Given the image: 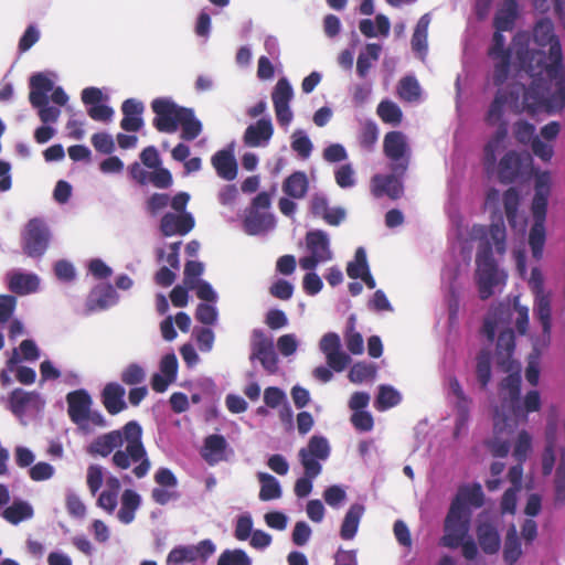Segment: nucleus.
<instances>
[{"label":"nucleus","mask_w":565,"mask_h":565,"mask_svg":"<svg viewBox=\"0 0 565 565\" xmlns=\"http://www.w3.org/2000/svg\"><path fill=\"white\" fill-rule=\"evenodd\" d=\"M472 237L477 241L476 279L479 296L482 300L492 297L497 289L507 281V274L499 268L494 253L503 256L507 253V227L502 214L492 220L490 225L476 224Z\"/></svg>","instance_id":"nucleus-1"},{"label":"nucleus","mask_w":565,"mask_h":565,"mask_svg":"<svg viewBox=\"0 0 565 565\" xmlns=\"http://www.w3.org/2000/svg\"><path fill=\"white\" fill-rule=\"evenodd\" d=\"M499 405L493 411V427L497 434H512L520 425L529 422L533 413L542 409L541 393L529 390L522 395L520 372L508 374L499 384Z\"/></svg>","instance_id":"nucleus-2"},{"label":"nucleus","mask_w":565,"mask_h":565,"mask_svg":"<svg viewBox=\"0 0 565 565\" xmlns=\"http://www.w3.org/2000/svg\"><path fill=\"white\" fill-rule=\"evenodd\" d=\"M554 63L542 67L530 65L532 81L523 95V107L532 116L544 110L556 114L565 109V64L561 62L558 51L552 53Z\"/></svg>","instance_id":"nucleus-3"},{"label":"nucleus","mask_w":565,"mask_h":565,"mask_svg":"<svg viewBox=\"0 0 565 565\" xmlns=\"http://www.w3.org/2000/svg\"><path fill=\"white\" fill-rule=\"evenodd\" d=\"M122 447L111 456V465L119 470H128L132 465V473L145 478L151 468V461L142 441V427L137 420H130L122 426Z\"/></svg>","instance_id":"nucleus-4"},{"label":"nucleus","mask_w":565,"mask_h":565,"mask_svg":"<svg viewBox=\"0 0 565 565\" xmlns=\"http://www.w3.org/2000/svg\"><path fill=\"white\" fill-rule=\"evenodd\" d=\"M551 195V174L547 171L536 175L534 182V195L531 203L533 223L529 231L527 243L535 260H541L546 243V216L548 198Z\"/></svg>","instance_id":"nucleus-5"},{"label":"nucleus","mask_w":565,"mask_h":565,"mask_svg":"<svg viewBox=\"0 0 565 565\" xmlns=\"http://www.w3.org/2000/svg\"><path fill=\"white\" fill-rule=\"evenodd\" d=\"M331 454L329 440L322 435H313L306 447L298 451V460L303 468V476L295 482L294 491L297 498H307L312 489L315 479L322 472V463Z\"/></svg>","instance_id":"nucleus-6"},{"label":"nucleus","mask_w":565,"mask_h":565,"mask_svg":"<svg viewBox=\"0 0 565 565\" xmlns=\"http://www.w3.org/2000/svg\"><path fill=\"white\" fill-rule=\"evenodd\" d=\"M249 361L258 362L268 375L279 372V355L275 348V341L266 330L255 328L249 335Z\"/></svg>","instance_id":"nucleus-7"},{"label":"nucleus","mask_w":565,"mask_h":565,"mask_svg":"<svg viewBox=\"0 0 565 565\" xmlns=\"http://www.w3.org/2000/svg\"><path fill=\"white\" fill-rule=\"evenodd\" d=\"M471 509L462 508L459 502H451L444 522V535L440 545L457 548L469 536Z\"/></svg>","instance_id":"nucleus-8"},{"label":"nucleus","mask_w":565,"mask_h":565,"mask_svg":"<svg viewBox=\"0 0 565 565\" xmlns=\"http://www.w3.org/2000/svg\"><path fill=\"white\" fill-rule=\"evenodd\" d=\"M53 88L54 82L44 73H34L30 77L29 100L40 119L53 120L57 114H61L58 107L50 105V93Z\"/></svg>","instance_id":"nucleus-9"},{"label":"nucleus","mask_w":565,"mask_h":565,"mask_svg":"<svg viewBox=\"0 0 565 565\" xmlns=\"http://www.w3.org/2000/svg\"><path fill=\"white\" fill-rule=\"evenodd\" d=\"M215 552L216 545L211 539L202 540L198 544H180L169 552L166 563L167 565L205 564Z\"/></svg>","instance_id":"nucleus-10"},{"label":"nucleus","mask_w":565,"mask_h":565,"mask_svg":"<svg viewBox=\"0 0 565 565\" xmlns=\"http://www.w3.org/2000/svg\"><path fill=\"white\" fill-rule=\"evenodd\" d=\"M533 41L541 47L548 46L547 53L545 51L539 52L540 58L536 61V64L533 65L536 70L542 67V61H545L546 64L554 63L552 55L554 51H558L561 62H564L562 45L555 34L554 24L550 18H542L535 23L533 28Z\"/></svg>","instance_id":"nucleus-11"},{"label":"nucleus","mask_w":565,"mask_h":565,"mask_svg":"<svg viewBox=\"0 0 565 565\" xmlns=\"http://www.w3.org/2000/svg\"><path fill=\"white\" fill-rule=\"evenodd\" d=\"M51 232L46 223L39 218H31L22 233V248L26 256L41 258L49 248Z\"/></svg>","instance_id":"nucleus-12"},{"label":"nucleus","mask_w":565,"mask_h":565,"mask_svg":"<svg viewBox=\"0 0 565 565\" xmlns=\"http://www.w3.org/2000/svg\"><path fill=\"white\" fill-rule=\"evenodd\" d=\"M154 128L160 132L173 134L178 130L182 110L185 107L179 106L171 98L159 97L151 103Z\"/></svg>","instance_id":"nucleus-13"},{"label":"nucleus","mask_w":565,"mask_h":565,"mask_svg":"<svg viewBox=\"0 0 565 565\" xmlns=\"http://www.w3.org/2000/svg\"><path fill=\"white\" fill-rule=\"evenodd\" d=\"M385 156L392 161L391 171L405 173L408 168L409 146L406 136L402 131H390L383 141Z\"/></svg>","instance_id":"nucleus-14"},{"label":"nucleus","mask_w":565,"mask_h":565,"mask_svg":"<svg viewBox=\"0 0 565 565\" xmlns=\"http://www.w3.org/2000/svg\"><path fill=\"white\" fill-rule=\"evenodd\" d=\"M319 350L327 364L337 373L344 371L351 363V356L342 350V341L337 332L323 334L319 341Z\"/></svg>","instance_id":"nucleus-15"},{"label":"nucleus","mask_w":565,"mask_h":565,"mask_svg":"<svg viewBox=\"0 0 565 565\" xmlns=\"http://www.w3.org/2000/svg\"><path fill=\"white\" fill-rule=\"evenodd\" d=\"M83 104L87 107V115L95 121L108 122L114 117V109L105 104L107 97L98 87H86L81 93Z\"/></svg>","instance_id":"nucleus-16"},{"label":"nucleus","mask_w":565,"mask_h":565,"mask_svg":"<svg viewBox=\"0 0 565 565\" xmlns=\"http://www.w3.org/2000/svg\"><path fill=\"white\" fill-rule=\"evenodd\" d=\"M513 306L502 302L490 309L481 330L489 342L494 341L497 330L511 328L510 322L513 319Z\"/></svg>","instance_id":"nucleus-17"},{"label":"nucleus","mask_w":565,"mask_h":565,"mask_svg":"<svg viewBox=\"0 0 565 565\" xmlns=\"http://www.w3.org/2000/svg\"><path fill=\"white\" fill-rule=\"evenodd\" d=\"M66 402L71 420L78 427L84 428L93 404L89 393L84 388L70 392L66 395Z\"/></svg>","instance_id":"nucleus-18"},{"label":"nucleus","mask_w":565,"mask_h":565,"mask_svg":"<svg viewBox=\"0 0 565 565\" xmlns=\"http://www.w3.org/2000/svg\"><path fill=\"white\" fill-rule=\"evenodd\" d=\"M195 226V220L192 213L177 214L167 212L160 220L159 230L164 237L184 236Z\"/></svg>","instance_id":"nucleus-19"},{"label":"nucleus","mask_w":565,"mask_h":565,"mask_svg":"<svg viewBox=\"0 0 565 565\" xmlns=\"http://www.w3.org/2000/svg\"><path fill=\"white\" fill-rule=\"evenodd\" d=\"M122 427L98 435L86 447V452L92 457L107 458L122 447Z\"/></svg>","instance_id":"nucleus-20"},{"label":"nucleus","mask_w":565,"mask_h":565,"mask_svg":"<svg viewBox=\"0 0 565 565\" xmlns=\"http://www.w3.org/2000/svg\"><path fill=\"white\" fill-rule=\"evenodd\" d=\"M525 158L514 151H508L499 161L498 174L502 183H513L525 174Z\"/></svg>","instance_id":"nucleus-21"},{"label":"nucleus","mask_w":565,"mask_h":565,"mask_svg":"<svg viewBox=\"0 0 565 565\" xmlns=\"http://www.w3.org/2000/svg\"><path fill=\"white\" fill-rule=\"evenodd\" d=\"M7 282L11 292L25 296L39 290L40 277L34 273L12 269L7 274Z\"/></svg>","instance_id":"nucleus-22"},{"label":"nucleus","mask_w":565,"mask_h":565,"mask_svg":"<svg viewBox=\"0 0 565 565\" xmlns=\"http://www.w3.org/2000/svg\"><path fill=\"white\" fill-rule=\"evenodd\" d=\"M476 535L481 551L487 555H494L501 548V535L497 524L492 521H479Z\"/></svg>","instance_id":"nucleus-23"},{"label":"nucleus","mask_w":565,"mask_h":565,"mask_svg":"<svg viewBox=\"0 0 565 565\" xmlns=\"http://www.w3.org/2000/svg\"><path fill=\"white\" fill-rule=\"evenodd\" d=\"M306 246L310 255L319 258L323 263L333 259L331 241L329 234L323 230H310L306 233Z\"/></svg>","instance_id":"nucleus-24"},{"label":"nucleus","mask_w":565,"mask_h":565,"mask_svg":"<svg viewBox=\"0 0 565 565\" xmlns=\"http://www.w3.org/2000/svg\"><path fill=\"white\" fill-rule=\"evenodd\" d=\"M405 173H394L387 175L375 174L372 178V193L376 198L387 195L393 200L402 196L404 186L402 177Z\"/></svg>","instance_id":"nucleus-25"},{"label":"nucleus","mask_w":565,"mask_h":565,"mask_svg":"<svg viewBox=\"0 0 565 565\" xmlns=\"http://www.w3.org/2000/svg\"><path fill=\"white\" fill-rule=\"evenodd\" d=\"M119 296L110 284H99L92 289L86 300L89 312L103 311L118 302Z\"/></svg>","instance_id":"nucleus-26"},{"label":"nucleus","mask_w":565,"mask_h":565,"mask_svg":"<svg viewBox=\"0 0 565 565\" xmlns=\"http://www.w3.org/2000/svg\"><path fill=\"white\" fill-rule=\"evenodd\" d=\"M274 134L271 118L262 117L255 124H250L244 132L243 140L248 147H265L269 143Z\"/></svg>","instance_id":"nucleus-27"},{"label":"nucleus","mask_w":565,"mask_h":565,"mask_svg":"<svg viewBox=\"0 0 565 565\" xmlns=\"http://www.w3.org/2000/svg\"><path fill=\"white\" fill-rule=\"evenodd\" d=\"M275 216L267 211L248 209L243 220V230L247 235L257 236L275 227Z\"/></svg>","instance_id":"nucleus-28"},{"label":"nucleus","mask_w":565,"mask_h":565,"mask_svg":"<svg viewBox=\"0 0 565 565\" xmlns=\"http://www.w3.org/2000/svg\"><path fill=\"white\" fill-rule=\"evenodd\" d=\"M502 203L504 209V214L508 221L509 226L512 230L520 228L521 231H525L526 227V218L523 217L520 222V205H521V194L520 191L511 186L503 192Z\"/></svg>","instance_id":"nucleus-29"},{"label":"nucleus","mask_w":565,"mask_h":565,"mask_svg":"<svg viewBox=\"0 0 565 565\" xmlns=\"http://www.w3.org/2000/svg\"><path fill=\"white\" fill-rule=\"evenodd\" d=\"M212 166L220 178L232 181L237 175V161L234 156L233 146L216 151L212 156Z\"/></svg>","instance_id":"nucleus-30"},{"label":"nucleus","mask_w":565,"mask_h":565,"mask_svg":"<svg viewBox=\"0 0 565 565\" xmlns=\"http://www.w3.org/2000/svg\"><path fill=\"white\" fill-rule=\"evenodd\" d=\"M125 393V388L116 382L105 385L102 392V398L103 404L109 414L117 415L127 407L124 399Z\"/></svg>","instance_id":"nucleus-31"},{"label":"nucleus","mask_w":565,"mask_h":565,"mask_svg":"<svg viewBox=\"0 0 565 565\" xmlns=\"http://www.w3.org/2000/svg\"><path fill=\"white\" fill-rule=\"evenodd\" d=\"M364 511L365 508L361 503L350 505L340 526V537L342 540L351 541L355 537Z\"/></svg>","instance_id":"nucleus-32"},{"label":"nucleus","mask_w":565,"mask_h":565,"mask_svg":"<svg viewBox=\"0 0 565 565\" xmlns=\"http://www.w3.org/2000/svg\"><path fill=\"white\" fill-rule=\"evenodd\" d=\"M452 502H459L465 509H479L484 504V493L479 482L461 486Z\"/></svg>","instance_id":"nucleus-33"},{"label":"nucleus","mask_w":565,"mask_h":565,"mask_svg":"<svg viewBox=\"0 0 565 565\" xmlns=\"http://www.w3.org/2000/svg\"><path fill=\"white\" fill-rule=\"evenodd\" d=\"M430 20L429 13H425L419 18L411 41L412 50L422 61L425 60L428 52L427 38Z\"/></svg>","instance_id":"nucleus-34"},{"label":"nucleus","mask_w":565,"mask_h":565,"mask_svg":"<svg viewBox=\"0 0 565 565\" xmlns=\"http://www.w3.org/2000/svg\"><path fill=\"white\" fill-rule=\"evenodd\" d=\"M533 312L542 327L543 337L550 339L552 331V308L550 294L534 296Z\"/></svg>","instance_id":"nucleus-35"},{"label":"nucleus","mask_w":565,"mask_h":565,"mask_svg":"<svg viewBox=\"0 0 565 565\" xmlns=\"http://www.w3.org/2000/svg\"><path fill=\"white\" fill-rule=\"evenodd\" d=\"M227 441L223 435L213 434L204 439L202 457L210 465H215L224 459Z\"/></svg>","instance_id":"nucleus-36"},{"label":"nucleus","mask_w":565,"mask_h":565,"mask_svg":"<svg viewBox=\"0 0 565 565\" xmlns=\"http://www.w3.org/2000/svg\"><path fill=\"white\" fill-rule=\"evenodd\" d=\"M140 504V494L132 489H126L121 494V505L117 512L118 520L126 525L132 523Z\"/></svg>","instance_id":"nucleus-37"},{"label":"nucleus","mask_w":565,"mask_h":565,"mask_svg":"<svg viewBox=\"0 0 565 565\" xmlns=\"http://www.w3.org/2000/svg\"><path fill=\"white\" fill-rule=\"evenodd\" d=\"M33 515V507L22 499H14L13 502L1 512V516L13 525L30 520Z\"/></svg>","instance_id":"nucleus-38"},{"label":"nucleus","mask_w":565,"mask_h":565,"mask_svg":"<svg viewBox=\"0 0 565 565\" xmlns=\"http://www.w3.org/2000/svg\"><path fill=\"white\" fill-rule=\"evenodd\" d=\"M309 190V180L303 171H295L282 183L284 193L295 200L303 199Z\"/></svg>","instance_id":"nucleus-39"},{"label":"nucleus","mask_w":565,"mask_h":565,"mask_svg":"<svg viewBox=\"0 0 565 565\" xmlns=\"http://www.w3.org/2000/svg\"><path fill=\"white\" fill-rule=\"evenodd\" d=\"M498 340L495 354L499 364L504 365L512 358L515 350V335L512 328L497 330Z\"/></svg>","instance_id":"nucleus-40"},{"label":"nucleus","mask_w":565,"mask_h":565,"mask_svg":"<svg viewBox=\"0 0 565 565\" xmlns=\"http://www.w3.org/2000/svg\"><path fill=\"white\" fill-rule=\"evenodd\" d=\"M522 544L516 526L511 524L504 539L503 561L507 565H514L522 556Z\"/></svg>","instance_id":"nucleus-41"},{"label":"nucleus","mask_w":565,"mask_h":565,"mask_svg":"<svg viewBox=\"0 0 565 565\" xmlns=\"http://www.w3.org/2000/svg\"><path fill=\"white\" fill-rule=\"evenodd\" d=\"M382 45L379 43H367L359 53L356 61V74L360 78H365L373 65L380 58Z\"/></svg>","instance_id":"nucleus-42"},{"label":"nucleus","mask_w":565,"mask_h":565,"mask_svg":"<svg viewBox=\"0 0 565 565\" xmlns=\"http://www.w3.org/2000/svg\"><path fill=\"white\" fill-rule=\"evenodd\" d=\"M402 402V394L390 384H381L377 387V394L374 399V407L379 412L388 411Z\"/></svg>","instance_id":"nucleus-43"},{"label":"nucleus","mask_w":565,"mask_h":565,"mask_svg":"<svg viewBox=\"0 0 565 565\" xmlns=\"http://www.w3.org/2000/svg\"><path fill=\"white\" fill-rule=\"evenodd\" d=\"M361 33L366 38H375L379 34L387 36L390 34L391 23L386 15L379 13L375 20L362 19L359 23Z\"/></svg>","instance_id":"nucleus-44"},{"label":"nucleus","mask_w":565,"mask_h":565,"mask_svg":"<svg viewBox=\"0 0 565 565\" xmlns=\"http://www.w3.org/2000/svg\"><path fill=\"white\" fill-rule=\"evenodd\" d=\"M518 17L516 0H505L503 7L494 17V26L498 31H511Z\"/></svg>","instance_id":"nucleus-45"},{"label":"nucleus","mask_w":565,"mask_h":565,"mask_svg":"<svg viewBox=\"0 0 565 565\" xmlns=\"http://www.w3.org/2000/svg\"><path fill=\"white\" fill-rule=\"evenodd\" d=\"M182 113L179 122L182 127L181 138L186 141H192L202 132V122L195 117L192 108L185 107Z\"/></svg>","instance_id":"nucleus-46"},{"label":"nucleus","mask_w":565,"mask_h":565,"mask_svg":"<svg viewBox=\"0 0 565 565\" xmlns=\"http://www.w3.org/2000/svg\"><path fill=\"white\" fill-rule=\"evenodd\" d=\"M257 478L260 483L259 499L262 501L276 500L282 495L281 486L274 476L258 472Z\"/></svg>","instance_id":"nucleus-47"},{"label":"nucleus","mask_w":565,"mask_h":565,"mask_svg":"<svg viewBox=\"0 0 565 565\" xmlns=\"http://www.w3.org/2000/svg\"><path fill=\"white\" fill-rule=\"evenodd\" d=\"M397 93L404 102L416 103L420 98L422 88L414 75H406L399 79Z\"/></svg>","instance_id":"nucleus-48"},{"label":"nucleus","mask_w":565,"mask_h":565,"mask_svg":"<svg viewBox=\"0 0 565 565\" xmlns=\"http://www.w3.org/2000/svg\"><path fill=\"white\" fill-rule=\"evenodd\" d=\"M457 274L454 270L443 271V284H447L449 317L452 319L459 308V288L456 282Z\"/></svg>","instance_id":"nucleus-49"},{"label":"nucleus","mask_w":565,"mask_h":565,"mask_svg":"<svg viewBox=\"0 0 565 565\" xmlns=\"http://www.w3.org/2000/svg\"><path fill=\"white\" fill-rule=\"evenodd\" d=\"M491 353L486 349H482L477 355L476 376L481 388H486L491 380Z\"/></svg>","instance_id":"nucleus-50"},{"label":"nucleus","mask_w":565,"mask_h":565,"mask_svg":"<svg viewBox=\"0 0 565 565\" xmlns=\"http://www.w3.org/2000/svg\"><path fill=\"white\" fill-rule=\"evenodd\" d=\"M376 113L385 124L392 126L399 125L403 118L399 106L390 99L382 100L377 106Z\"/></svg>","instance_id":"nucleus-51"},{"label":"nucleus","mask_w":565,"mask_h":565,"mask_svg":"<svg viewBox=\"0 0 565 565\" xmlns=\"http://www.w3.org/2000/svg\"><path fill=\"white\" fill-rule=\"evenodd\" d=\"M370 270L366 250L364 247H358L354 254V259L348 263L347 274L352 279H359L366 271Z\"/></svg>","instance_id":"nucleus-52"},{"label":"nucleus","mask_w":565,"mask_h":565,"mask_svg":"<svg viewBox=\"0 0 565 565\" xmlns=\"http://www.w3.org/2000/svg\"><path fill=\"white\" fill-rule=\"evenodd\" d=\"M376 372L377 367L375 364L369 362H356L351 366L348 377L352 383L360 384L364 381L374 379Z\"/></svg>","instance_id":"nucleus-53"},{"label":"nucleus","mask_w":565,"mask_h":565,"mask_svg":"<svg viewBox=\"0 0 565 565\" xmlns=\"http://www.w3.org/2000/svg\"><path fill=\"white\" fill-rule=\"evenodd\" d=\"M294 98V88L286 77H281L277 81L271 92V99L274 106L290 105Z\"/></svg>","instance_id":"nucleus-54"},{"label":"nucleus","mask_w":565,"mask_h":565,"mask_svg":"<svg viewBox=\"0 0 565 565\" xmlns=\"http://www.w3.org/2000/svg\"><path fill=\"white\" fill-rule=\"evenodd\" d=\"M291 149L301 158L308 159L313 150V145L302 129H296L291 135Z\"/></svg>","instance_id":"nucleus-55"},{"label":"nucleus","mask_w":565,"mask_h":565,"mask_svg":"<svg viewBox=\"0 0 565 565\" xmlns=\"http://www.w3.org/2000/svg\"><path fill=\"white\" fill-rule=\"evenodd\" d=\"M347 348L350 353L360 355L364 351V341L360 332L354 330V317L351 316L344 334Z\"/></svg>","instance_id":"nucleus-56"},{"label":"nucleus","mask_w":565,"mask_h":565,"mask_svg":"<svg viewBox=\"0 0 565 565\" xmlns=\"http://www.w3.org/2000/svg\"><path fill=\"white\" fill-rule=\"evenodd\" d=\"M253 561L242 548L224 550L217 559L216 565H252Z\"/></svg>","instance_id":"nucleus-57"},{"label":"nucleus","mask_w":565,"mask_h":565,"mask_svg":"<svg viewBox=\"0 0 565 565\" xmlns=\"http://www.w3.org/2000/svg\"><path fill=\"white\" fill-rule=\"evenodd\" d=\"M535 132V125L527 120H518L513 126L514 138L524 146H530L539 137Z\"/></svg>","instance_id":"nucleus-58"},{"label":"nucleus","mask_w":565,"mask_h":565,"mask_svg":"<svg viewBox=\"0 0 565 565\" xmlns=\"http://www.w3.org/2000/svg\"><path fill=\"white\" fill-rule=\"evenodd\" d=\"M507 104H509L508 95L498 90L487 111V121L492 125L499 122L503 117Z\"/></svg>","instance_id":"nucleus-59"},{"label":"nucleus","mask_w":565,"mask_h":565,"mask_svg":"<svg viewBox=\"0 0 565 565\" xmlns=\"http://www.w3.org/2000/svg\"><path fill=\"white\" fill-rule=\"evenodd\" d=\"M379 139V127L375 121L366 120L360 131L359 141L362 148L372 150Z\"/></svg>","instance_id":"nucleus-60"},{"label":"nucleus","mask_w":565,"mask_h":565,"mask_svg":"<svg viewBox=\"0 0 565 565\" xmlns=\"http://www.w3.org/2000/svg\"><path fill=\"white\" fill-rule=\"evenodd\" d=\"M194 317L204 326H214L218 320V310L215 303L200 302L196 306Z\"/></svg>","instance_id":"nucleus-61"},{"label":"nucleus","mask_w":565,"mask_h":565,"mask_svg":"<svg viewBox=\"0 0 565 565\" xmlns=\"http://www.w3.org/2000/svg\"><path fill=\"white\" fill-rule=\"evenodd\" d=\"M253 525L254 523L250 513L244 512L239 514L235 521L234 536L238 541H246L254 532Z\"/></svg>","instance_id":"nucleus-62"},{"label":"nucleus","mask_w":565,"mask_h":565,"mask_svg":"<svg viewBox=\"0 0 565 565\" xmlns=\"http://www.w3.org/2000/svg\"><path fill=\"white\" fill-rule=\"evenodd\" d=\"M532 449V436L526 430H521L514 444L513 456L522 463Z\"/></svg>","instance_id":"nucleus-63"},{"label":"nucleus","mask_w":565,"mask_h":565,"mask_svg":"<svg viewBox=\"0 0 565 565\" xmlns=\"http://www.w3.org/2000/svg\"><path fill=\"white\" fill-rule=\"evenodd\" d=\"M120 379L127 385H138L146 380V371L138 363H130L122 370Z\"/></svg>","instance_id":"nucleus-64"}]
</instances>
